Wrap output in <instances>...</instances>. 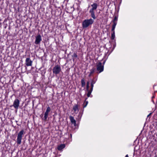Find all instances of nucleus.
Masks as SVG:
<instances>
[{"label":"nucleus","mask_w":157,"mask_h":157,"mask_svg":"<svg viewBox=\"0 0 157 157\" xmlns=\"http://www.w3.org/2000/svg\"><path fill=\"white\" fill-rule=\"evenodd\" d=\"M125 157H128V155H127L126 156H125Z\"/></svg>","instance_id":"obj_28"},{"label":"nucleus","mask_w":157,"mask_h":157,"mask_svg":"<svg viewBox=\"0 0 157 157\" xmlns=\"http://www.w3.org/2000/svg\"><path fill=\"white\" fill-rule=\"evenodd\" d=\"M94 11L95 10H90L89 11V12L90 14V16L92 18H93V19H94V20L96 19V18L95 15V13Z\"/></svg>","instance_id":"obj_8"},{"label":"nucleus","mask_w":157,"mask_h":157,"mask_svg":"<svg viewBox=\"0 0 157 157\" xmlns=\"http://www.w3.org/2000/svg\"><path fill=\"white\" fill-rule=\"evenodd\" d=\"M81 82L82 86V87H84L85 85V82L84 79H82L81 81Z\"/></svg>","instance_id":"obj_15"},{"label":"nucleus","mask_w":157,"mask_h":157,"mask_svg":"<svg viewBox=\"0 0 157 157\" xmlns=\"http://www.w3.org/2000/svg\"><path fill=\"white\" fill-rule=\"evenodd\" d=\"M33 61L30 59V58L28 57L26 58L25 60V64L27 66H32V65Z\"/></svg>","instance_id":"obj_6"},{"label":"nucleus","mask_w":157,"mask_h":157,"mask_svg":"<svg viewBox=\"0 0 157 157\" xmlns=\"http://www.w3.org/2000/svg\"><path fill=\"white\" fill-rule=\"evenodd\" d=\"M93 90V88H91L90 89V90L89 89L87 91H89V92H90L91 93Z\"/></svg>","instance_id":"obj_23"},{"label":"nucleus","mask_w":157,"mask_h":157,"mask_svg":"<svg viewBox=\"0 0 157 157\" xmlns=\"http://www.w3.org/2000/svg\"><path fill=\"white\" fill-rule=\"evenodd\" d=\"M50 111L51 108L49 106H48L47 108L46 112L49 113Z\"/></svg>","instance_id":"obj_19"},{"label":"nucleus","mask_w":157,"mask_h":157,"mask_svg":"<svg viewBox=\"0 0 157 157\" xmlns=\"http://www.w3.org/2000/svg\"><path fill=\"white\" fill-rule=\"evenodd\" d=\"M94 85V84H91V88H93Z\"/></svg>","instance_id":"obj_27"},{"label":"nucleus","mask_w":157,"mask_h":157,"mask_svg":"<svg viewBox=\"0 0 157 157\" xmlns=\"http://www.w3.org/2000/svg\"><path fill=\"white\" fill-rule=\"evenodd\" d=\"M92 74H90L89 75V76H90Z\"/></svg>","instance_id":"obj_30"},{"label":"nucleus","mask_w":157,"mask_h":157,"mask_svg":"<svg viewBox=\"0 0 157 157\" xmlns=\"http://www.w3.org/2000/svg\"><path fill=\"white\" fill-rule=\"evenodd\" d=\"M19 104L20 101L17 98L14 100L13 106L15 109H17L19 106Z\"/></svg>","instance_id":"obj_5"},{"label":"nucleus","mask_w":157,"mask_h":157,"mask_svg":"<svg viewBox=\"0 0 157 157\" xmlns=\"http://www.w3.org/2000/svg\"><path fill=\"white\" fill-rule=\"evenodd\" d=\"M89 89V85L88 84H87L86 86V90L87 91Z\"/></svg>","instance_id":"obj_25"},{"label":"nucleus","mask_w":157,"mask_h":157,"mask_svg":"<svg viewBox=\"0 0 157 157\" xmlns=\"http://www.w3.org/2000/svg\"><path fill=\"white\" fill-rule=\"evenodd\" d=\"M152 114V113H150L149 114H148V115H147V117H149Z\"/></svg>","instance_id":"obj_26"},{"label":"nucleus","mask_w":157,"mask_h":157,"mask_svg":"<svg viewBox=\"0 0 157 157\" xmlns=\"http://www.w3.org/2000/svg\"><path fill=\"white\" fill-rule=\"evenodd\" d=\"M41 37L40 35L37 36L36 37V40L35 43L36 44H39L41 41Z\"/></svg>","instance_id":"obj_7"},{"label":"nucleus","mask_w":157,"mask_h":157,"mask_svg":"<svg viewBox=\"0 0 157 157\" xmlns=\"http://www.w3.org/2000/svg\"><path fill=\"white\" fill-rule=\"evenodd\" d=\"M61 71L60 66L58 65H56L52 69L53 73L56 75L59 74Z\"/></svg>","instance_id":"obj_3"},{"label":"nucleus","mask_w":157,"mask_h":157,"mask_svg":"<svg viewBox=\"0 0 157 157\" xmlns=\"http://www.w3.org/2000/svg\"><path fill=\"white\" fill-rule=\"evenodd\" d=\"M24 133V131L23 129L21 131L18 133L17 138V144L19 145L21 144L22 136Z\"/></svg>","instance_id":"obj_2"},{"label":"nucleus","mask_w":157,"mask_h":157,"mask_svg":"<svg viewBox=\"0 0 157 157\" xmlns=\"http://www.w3.org/2000/svg\"><path fill=\"white\" fill-rule=\"evenodd\" d=\"M97 73H99L102 72L104 70V66L102 65L101 63L100 62L97 65Z\"/></svg>","instance_id":"obj_4"},{"label":"nucleus","mask_w":157,"mask_h":157,"mask_svg":"<svg viewBox=\"0 0 157 157\" xmlns=\"http://www.w3.org/2000/svg\"><path fill=\"white\" fill-rule=\"evenodd\" d=\"M117 17L116 16H115L114 17V19L113 20V23L114 22L116 23L117 24Z\"/></svg>","instance_id":"obj_16"},{"label":"nucleus","mask_w":157,"mask_h":157,"mask_svg":"<svg viewBox=\"0 0 157 157\" xmlns=\"http://www.w3.org/2000/svg\"><path fill=\"white\" fill-rule=\"evenodd\" d=\"M48 113L46 112H45V114H44V121H46L47 118V117H48Z\"/></svg>","instance_id":"obj_13"},{"label":"nucleus","mask_w":157,"mask_h":157,"mask_svg":"<svg viewBox=\"0 0 157 157\" xmlns=\"http://www.w3.org/2000/svg\"><path fill=\"white\" fill-rule=\"evenodd\" d=\"M90 74H92L95 71V69L93 68L90 70Z\"/></svg>","instance_id":"obj_18"},{"label":"nucleus","mask_w":157,"mask_h":157,"mask_svg":"<svg viewBox=\"0 0 157 157\" xmlns=\"http://www.w3.org/2000/svg\"><path fill=\"white\" fill-rule=\"evenodd\" d=\"M87 84H88L89 85V82H87Z\"/></svg>","instance_id":"obj_29"},{"label":"nucleus","mask_w":157,"mask_h":157,"mask_svg":"<svg viewBox=\"0 0 157 157\" xmlns=\"http://www.w3.org/2000/svg\"><path fill=\"white\" fill-rule=\"evenodd\" d=\"M95 82L94 80H93L91 82V84H95Z\"/></svg>","instance_id":"obj_24"},{"label":"nucleus","mask_w":157,"mask_h":157,"mask_svg":"<svg viewBox=\"0 0 157 157\" xmlns=\"http://www.w3.org/2000/svg\"><path fill=\"white\" fill-rule=\"evenodd\" d=\"M94 22V20L92 18L85 20L82 22V27L83 28H86L90 25H92Z\"/></svg>","instance_id":"obj_1"},{"label":"nucleus","mask_w":157,"mask_h":157,"mask_svg":"<svg viewBox=\"0 0 157 157\" xmlns=\"http://www.w3.org/2000/svg\"><path fill=\"white\" fill-rule=\"evenodd\" d=\"M105 63V62H103V64H104Z\"/></svg>","instance_id":"obj_32"},{"label":"nucleus","mask_w":157,"mask_h":157,"mask_svg":"<svg viewBox=\"0 0 157 157\" xmlns=\"http://www.w3.org/2000/svg\"><path fill=\"white\" fill-rule=\"evenodd\" d=\"M85 103H86V104H85V105H84V106H83V107L84 108H85V107H86V106H87V105L88 104V101H86L85 102Z\"/></svg>","instance_id":"obj_22"},{"label":"nucleus","mask_w":157,"mask_h":157,"mask_svg":"<svg viewBox=\"0 0 157 157\" xmlns=\"http://www.w3.org/2000/svg\"><path fill=\"white\" fill-rule=\"evenodd\" d=\"M65 145L64 144H61L58 147V149L60 151L63 149L65 147Z\"/></svg>","instance_id":"obj_12"},{"label":"nucleus","mask_w":157,"mask_h":157,"mask_svg":"<svg viewBox=\"0 0 157 157\" xmlns=\"http://www.w3.org/2000/svg\"><path fill=\"white\" fill-rule=\"evenodd\" d=\"M69 119L72 124H73L74 126H76V121L74 117L72 116H70L69 117Z\"/></svg>","instance_id":"obj_10"},{"label":"nucleus","mask_w":157,"mask_h":157,"mask_svg":"<svg viewBox=\"0 0 157 157\" xmlns=\"http://www.w3.org/2000/svg\"><path fill=\"white\" fill-rule=\"evenodd\" d=\"M115 37V32H113L111 34V39L112 40L114 39Z\"/></svg>","instance_id":"obj_17"},{"label":"nucleus","mask_w":157,"mask_h":157,"mask_svg":"<svg viewBox=\"0 0 157 157\" xmlns=\"http://www.w3.org/2000/svg\"><path fill=\"white\" fill-rule=\"evenodd\" d=\"M91 6L92 8L90 9V10H95L97 8L98 5L97 3H94L91 5Z\"/></svg>","instance_id":"obj_11"},{"label":"nucleus","mask_w":157,"mask_h":157,"mask_svg":"<svg viewBox=\"0 0 157 157\" xmlns=\"http://www.w3.org/2000/svg\"><path fill=\"white\" fill-rule=\"evenodd\" d=\"M71 136H72V135H71Z\"/></svg>","instance_id":"obj_31"},{"label":"nucleus","mask_w":157,"mask_h":157,"mask_svg":"<svg viewBox=\"0 0 157 157\" xmlns=\"http://www.w3.org/2000/svg\"><path fill=\"white\" fill-rule=\"evenodd\" d=\"M73 109L74 113L77 114L79 111L78 105H75L73 106Z\"/></svg>","instance_id":"obj_9"},{"label":"nucleus","mask_w":157,"mask_h":157,"mask_svg":"<svg viewBox=\"0 0 157 157\" xmlns=\"http://www.w3.org/2000/svg\"><path fill=\"white\" fill-rule=\"evenodd\" d=\"M91 93L89 91H88V93L87 94V96L88 97H90V95H91Z\"/></svg>","instance_id":"obj_21"},{"label":"nucleus","mask_w":157,"mask_h":157,"mask_svg":"<svg viewBox=\"0 0 157 157\" xmlns=\"http://www.w3.org/2000/svg\"><path fill=\"white\" fill-rule=\"evenodd\" d=\"M77 56H77V55L75 53H74L72 55V57L73 58H76L77 57Z\"/></svg>","instance_id":"obj_20"},{"label":"nucleus","mask_w":157,"mask_h":157,"mask_svg":"<svg viewBox=\"0 0 157 157\" xmlns=\"http://www.w3.org/2000/svg\"><path fill=\"white\" fill-rule=\"evenodd\" d=\"M117 23L114 22V23H113V24L112 26V31L113 32H115L114 30L116 26V25H117Z\"/></svg>","instance_id":"obj_14"}]
</instances>
